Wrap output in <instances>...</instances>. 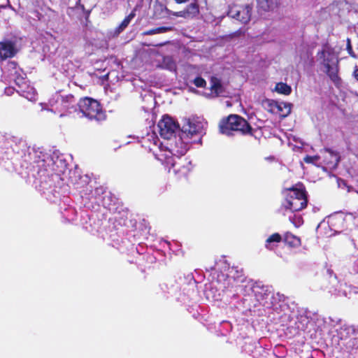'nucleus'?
<instances>
[{"label":"nucleus","instance_id":"72a5a7b5","mask_svg":"<svg viewBox=\"0 0 358 358\" xmlns=\"http://www.w3.org/2000/svg\"><path fill=\"white\" fill-rule=\"evenodd\" d=\"M354 77L358 80V68H356L353 73Z\"/></svg>","mask_w":358,"mask_h":358},{"label":"nucleus","instance_id":"c9c22d12","mask_svg":"<svg viewBox=\"0 0 358 358\" xmlns=\"http://www.w3.org/2000/svg\"><path fill=\"white\" fill-rule=\"evenodd\" d=\"M11 64H12V65H14V66H15V65H16V64H15V62H11Z\"/></svg>","mask_w":358,"mask_h":358},{"label":"nucleus","instance_id":"9d476101","mask_svg":"<svg viewBox=\"0 0 358 358\" xmlns=\"http://www.w3.org/2000/svg\"><path fill=\"white\" fill-rule=\"evenodd\" d=\"M17 53L15 42L5 40L0 42V58L2 60L12 58Z\"/></svg>","mask_w":358,"mask_h":358},{"label":"nucleus","instance_id":"c756f323","mask_svg":"<svg viewBox=\"0 0 358 358\" xmlns=\"http://www.w3.org/2000/svg\"><path fill=\"white\" fill-rule=\"evenodd\" d=\"M347 50L350 56H352V57H355V58L356 57V55L352 50V45L350 43V40L349 38H348V40H347Z\"/></svg>","mask_w":358,"mask_h":358},{"label":"nucleus","instance_id":"a211bd4d","mask_svg":"<svg viewBox=\"0 0 358 358\" xmlns=\"http://www.w3.org/2000/svg\"><path fill=\"white\" fill-rule=\"evenodd\" d=\"M258 7L263 10L272 9L277 3V0H257Z\"/></svg>","mask_w":358,"mask_h":358},{"label":"nucleus","instance_id":"f03ea898","mask_svg":"<svg viewBox=\"0 0 358 358\" xmlns=\"http://www.w3.org/2000/svg\"><path fill=\"white\" fill-rule=\"evenodd\" d=\"M245 291L250 292V293H248V296H245L243 298V303L245 308L250 310L252 307L257 306L258 304L266 308L272 307L273 294L267 287L257 285L245 286Z\"/></svg>","mask_w":358,"mask_h":358},{"label":"nucleus","instance_id":"cd10ccee","mask_svg":"<svg viewBox=\"0 0 358 358\" xmlns=\"http://www.w3.org/2000/svg\"><path fill=\"white\" fill-rule=\"evenodd\" d=\"M320 159V156L315 155V156H306L304 158V162L308 164H316L317 161Z\"/></svg>","mask_w":358,"mask_h":358},{"label":"nucleus","instance_id":"e433bc0d","mask_svg":"<svg viewBox=\"0 0 358 358\" xmlns=\"http://www.w3.org/2000/svg\"><path fill=\"white\" fill-rule=\"evenodd\" d=\"M357 338H358V336H357Z\"/></svg>","mask_w":358,"mask_h":358},{"label":"nucleus","instance_id":"1a4fd4ad","mask_svg":"<svg viewBox=\"0 0 358 358\" xmlns=\"http://www.w3.org/2000/svg\"><path fill=\"white\" fill-rule=\"evenodd\" d=\"M252 7L250 5L237 6L230 7L228 15L229 17L236 19L243 24H247L251 18Z\"/></svg>","mask_w":358,"mask_h":358},{"label":"nucleus","instance_id":"0eeeda50","mask_svg":"<svg viewBox=\"0 0 358 358\" xmlns=\"http://www.w3.org/2000/svg\"><path fill=\"white\" fill-rule=\"evenodd\" d=\"M205 122L199 117L189 118L185 120L182 127V133L183 136L190 138L195 135H201L204 130Z\"/></svg>","mask_w":358,"mask_h":358},{"label":"nucleus","instance_id":"f8f14e48","mask_svg":"<svg viewBox=\"0 0 358 358\" xmlns=\"http://www.w3.org/2000/svg\"><path fill=\"white\" fill-rule=\"evenodd\" d=\"M164 150V148H162ZM189 149V138L186 136H183L182 133L179 138L176 141L175 148L171 150L173 157L177 155H184ZM170 150V149H169Z\"/></svg>","mask_w":358,"mask_h":358},{"label":"nucleus","instance_id":"ddd939ff","mask_svg":"<svg viewBox=\"0 0 358 358\" xmlns=\"http://www.w3.org/2000/svg\"><path fill=\"white\" fill-rule=\"evenodd\" d=\"M128 218V210L122 205L117 204L115 210H113V225L115 223L119 226H124L127 224Z\"/></svg>","mask_w":358,"mask_h":358},{"label":"nucleus","instance_id":"4be33fe9","mask_svg":"<svg viewBox=\"0 0 358 358\" xmlns=\"http://www.w3.org/2000/svg\"><path fill=\"white\" fill-rule=\"evenodd\" d=\"M162 66L171 71H176V64L170 57H166L164 58Z\"/></svg>","mask_w":358,"mask_h":358},{"label":"nucleus","instance_id":"aec40b11","mask_svg":"<svg viewBox=\"0 0 358 358\" xmlns=\"http://www.w3.org/2000/svg\"><path fill=\"white\" fill-rule=\"evenodd\" d=\"M136 13L135 11L133 10L128 16H127L122 23L120 24L119 27L115 30V34H119L122 31H123L130 23L131 20L135 17Z\"/></svg>","mask_w":358,"mask_h":358},{"label":"nucleus","instance_id":"473e14b6","mask_svg":"<svg viewBox=\"0 0 358 358\" xmlns=\"http://www.w3.org/2000/svg\"><path fill=\"white\" fill-rule=\"evenodd\" d=\"M352 271L354 273H358V258L353 263Z\"/></svg>","mask_w":358,"mask_h":358},{"label":"nucleus","instance_id":"f3484780","mask_svg":"<svg viewBox=\"0 0 358 358\" xmlns=\"http://www.w3.org/2000/svg\"><path fill=\"white\" fill-rule=\"evenodd\" d=\"M285 243L290 247L296 248L301 245V240L299 237L287 232L284 235Z\"/></svg>","mask_w":358,"mask_h":358},{"label":"nucleus","instance_id":"7ed1b4c3","mask_svg":"<svg viewBox=\"0 0 358 358\" xmlns=\"http://www.w3.org/2000/svg\"><path fill=\"white\" fill-rule=\"evenodd\" d=\"M307 202L306 191L303 188L292 187L287 190L286 199L281 210L284 215H287V212L293 213L303 210L306 208Z\"/></svg>","mask_w":358,"mask_h":358},{"label":"nucleus","instance_id":"9b49d317","mask_svg":"<svg viewBox=\"0 0 358 358\" xmlns=\"http://www.w3.org/2000/svg\"><path fill=\"white\" fill-rule=\"evenodd\" d=\"M266 103L270 107L271 113H280V115L287 116L291 112V104L285 102H277L273 100H267Z\"/></svg>","mask_w":358,"mask_h":358},{"label":"nucleus","instance_id":"f704fd0d","mask_svg":"<svg viewBox=\"0 0 358 358\" xmlns=\"http://www.w3.org/2000/svg\"><path fill=\"white\" fill-rule=\"evenodd\" d=\"M189 0H175V1L178 3H186Z\"/></svg>","mask_w":358,"mask_h":358},{"label":"nucleus","instance_id":"6e6552de","mask_svg":"<svg viewBox=\"0 0 358 358\" xmlns=\"http://www.w3.org/2000/svg\"><path fill=\"white\" fill-rule=\"evenodd\" d=\"M157 127L161 136L165 139H171L179 128L178 124L168 115L162 116Z\"/></svg>","mask_w":358,"mask_h":358},{"label":"nucleus","instance_id":"4468645a","mask_svg":"<svg viewBox=\"0 0 358 358\" xmlns=\"http://www.w3.org/2000/svg\"><path fill=\"white\" fill-rule=\"evenodd\" d=\"M323 162L329 169H336L340 158L338 153L329 149H325L323 152Z\"/></svg>","mask_w":358,"mask_h":358},{"label":"nucleus","instance_id":"2f4dec72","mask_svg":"<svg viewBox=\"0 0 358 358\" xmlns=\"http://www.w3.org/2000/svg\"><path fill=\"white\" fill-rule=\"evenodd\" d=\"M75 8H80V9H82V10L85 9L84 5L81 3V0H76V1Z\"/></svg>","mask_w":358,"mask_h":358},{"label":"nucleus","instance_id":"393cba45","mask_svg":"<svg viewBox=\"0 0 358 358\" xmlns=\"http://www.w3.org/2000/svg\"><path fill=\"white\" fill-rule=\"evenodd\" d=\"M352 331L353 329L350 327L342 326L338 331V334L341 339L343 340L346 339Z\"/></svg>","mask_w":358,"mask_h":358},{"label":"nucleus","instance_id":"5701e85b","mask_svg":"<svg viewBox=\"0 0 358 358\" xmlns=\"http://www.w3.org/2000/svg\"><path fill=\"white\" fill-rule=\"evenodd\" d=\"M292 213L287 212V216L289 217V221L294 225V227H299L303 222L302 217L296 214L292 215Z\"/></svg>","mask_w":358,"mask_h":358},{"label":"nucleus","instance_id":"2eb2a0df","mask_svg":"<svg viewBox=\"0 0 358 358\" xmlns=\"http://www.w3.org/2000/svg\"><path fill=\"white\" fill-rule=\"evenodd\" d=\"M282 241L281 236L278 234L275 233L271 235L268 237V238L265 241V248L267 250H274L279 243H280Z\"/></svg>","mask_w":358,"mask_h":358},{"label":"nucleus","instance_id":"423d86ee","mask_svg":"<svg viewBox=\"0 0 358 358\" xmlns=\"http://www.w3.org/2000/svg\"><path fill=\"white\" fill-rule=\"evenodd\" d=\"M318 57L322 60L330 78L333 80H336L338 78L336 66L337 58L334 49L328 45H324L322 51L318 53Z\"/></svg>","mask_w":358,"mask_h":358},{"label":"nucleus","instance_id":"7c9ffc66","mask_svg":"<svg viewBox=\"0 0 358 358\" xmlns=\"http://www.w3.org/2000/svg\"><path fill=\"white\" fill-rule=\"evenodd\" d=\"M62 102H64H64L73 103V102L75 101L74 96L72 95V94H69V95H66L64 97H62Z\"/></svg>","mask_w":358,"mask_h":358},{"label":"nucleus","instance_id":"20e7f679","mask_svg":"<svg viewBox=\"0 0 358 358\" xmlns=\"http://www.w3.org/2000/svg\"><path fill=\"white\" fill-rule=\"evenodd\" d=\"M220 131L227 136L234 135V132L241 134H251L252 127L248 122L238 115H230L227 118L221 120L219 124Z\"/></svg>","mask_w":358,"mask_h":358},{"label":"nucleus","instance_id":"bb28decb","mask_svg":"<svg viewBox=\"0 0 358 358\" xmlns=\"http://www.w3.org/2000/svg\"><path fill=\"white\" fill-rule=\"evenodd\" d=\"M166 9V11L167 13L169 14H171L176 17H184V18H187V15H186V13H185V10H181V11H178V12H173L170 10H169L168 8H165Z\"/></svg>","mask_w":358,"mask_h":358},{"label":"nucleus","instance_id":"a878e982","mask_svg":"<svg viewBox=\"0 0 358 358\" xmlns=\"http://www.w3.org/2000/svg\"><path fill=\"white\" fill-rule=\"evenodd\" d=\"M171 29V28H170V27H158L156 29H150V30L148 31L145 34L148 35H152V34H159V33H164V32H166Z\"/></svg>","mask_w":358,"mask_h":358},{"label":"nucleus","instance_id":"39448f33","mask_svg":"<svg viewBox=\"0 0 358 358\" xmlns=\"http://www.w3.org/2000/svg\"><path fill=\"white\" fill-rule=\"evenodd\" d=\"M79 111L90 120L97 121L106 119V113L100 103L91 97L81 98L78 102Z\"/></svg>","mask_w":358,"mask_h":358},{"label":"nucleus","instance_id":"412c9836","mask_svg":"<svg viewBox=\"0 0 358 358\" xmlns=\"http://www.w3.org/2000/svg\"><path fill=\"white\" fill-rule=\"evenodd\" d=\"M275 91L279 94L289 95L292 92V88L286 83H279L276 84Z\"/></svg>","mask_w":358,"mask_h":358},{"label":"nucleus","instance_id":"f257e3e1","mask_svg":"<svg viewBox=\"0 0 358 358\" xmlns=\"http://www.w3.org/2000/svg\"><path fill=\"white\" fill-rule=\"evenodd\" d=\"M149 141L148 148L150 150L153 147H157L159 150L155 154V157L160 161L169 170V172L173 171V173L178 178H181L187 176L192 169L190 162L182 160L178 157H173L172 151L169 150H163L158 137L155 133L148 134L144 138V141Z\"/></svg>","mask_w":358,"mask_h":358},{"label":"nucleus","instance_id":"dca6fc26","mask_svg":"<svg viewBox=\"0 0 358 358\" xmlns=\"http://www.w3.org/2000/svg\"><path fill=\"white\" fill-rule=\"evenodd\" d=\"M210 90L215 96H223V87L219 79L216 78H211Z\"/></svg>","mask_w":358,"mask_h":358},{"label":"nucleus","instance_id":"6ab92c4d","mask_svg":"<svg viewBox=\"0 0 358 358\" xmlns=\"http://www.w3.org/2000/svg\"><path fill=\"white\" fill-rule=\"evenodd\" d=\"M187 18H193L199 13V6L196 3H192L185 9Z\"/></svg>","mask_w":358,"mask_h":358},{"label":"nucleus","instance_id":"b1692460","mask_svg":"<svg viewBox=\"0 0 358 358\" xmlns=\"http://www.w3.org/2000/svg\"><path fill=\"white\" fill-rule=\"evenodd\" d=\"M230 273L232 274L231 277L234 278V281L237 282H242L244 281L245 277L243 274L242 270L238 271L237 268H232Z\"/></svg>","mask_w":358,"mask_h":358},{"label":"nucleus","instance_id":"c85d7f7f","mask_svg":"<svg viewBox=\"0 0 358 358\" xmlns=\"http://www.w3.org/2000/svg\"><path fill=\"white\" fill-rule=\"evenodd\" d=\"M194 84L197 87H203L206 85V83L205 80L201 77H197L193 80Z\"/></svg>","mask_w":358,"mask_h":358}]
</instances>
